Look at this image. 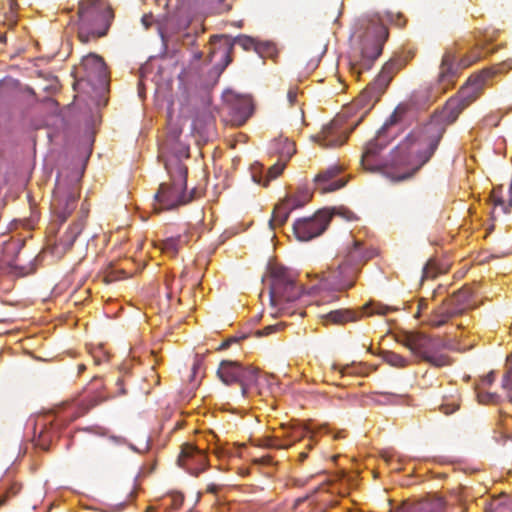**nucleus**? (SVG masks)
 <instances>
[{"label":"nucleus","instance_id":"obj_1","mask_svg":"<svg viewBox=\"0 0 512 512\" xmlns=\"http://www.w3.org/2000/svg\"><path fill=\"white\" fill-rule=\"evenodd\" d=\"M444 129L430 120L414 128L393 150L392 166H402V173L387 172L392 182L411 178L434 155Z\"/></svg>","mask_w":512,"mask_h":512},{"label":"nucleus","instance_id":"obj_2","mask_svg":"<svg viewBox=\"0 0 512 512\" xmlns=\"http://www.w3.org/2000/svg\"><path fill=\"white\" fill-rule=\"evenodd\" d=\"M386 23L403 27L406 19L401 13L386 12L384 16L374 15L362 19L356 27L354 36L360 45V57L351 63L352 73L360 76L364 71L372 68L374 62L381 55L383 46L389 37Z\"/></svg>","mask_w":512,"mask_h":512},{"label":"nucleus","instance_id":"obj_3","mask_svg":"<svg viewBox=\"0 0 512 512\" xmlns=\"http://www.w3.org/2000/svg\"><path fill=\"white\" fill-rule=\"evenodd\" d=\"M176 153L165 158L164 166L170 176V182L162 183L155 194V211L173 210L193 200L195 190L187 193L188 168L181 162V158H189L188 147L179 144Z\"/></svg>","mask_w":512,"mask_h":512},{"label":"nucleus","instance_id":"obj_4","mask_svg":"<svg viewBox=\"0 0 512 512\" xmlns=\"http://www.w3.org/2000/svg\"><path fill=\"white\" fill-rule=\"evenodd\" d=\"M263 292L267 291L269 303L273 308L284 309V304L298 300L304 288L297 282L296 274L270 257L261 277Z\"/></svg>","mask_w":512,"mask_h":512},{"label":"nucleus","instance_id":"obj_5","mask_svg":"<svg viewBox=\"0 0 512 512\" xmlns=\"http://www.w3.org/2000/svg\"><path fill=\"white\" fill-rule=\"evenodd\" d=\"M501 71L502 65H497L471 75L457 96L451 97L441 110L435 111L430 121L442 126L445 133L447 126L453 124L463 110L479 97L485 81Z\"/></svg>","mask_w":512,"mask_h":512},{"label":"nucleus","instance_id":"obj_6","mask_svg":"<svg viewBox=\"0 0 512 512\" xmlns=\"http://www.w3.org/2000/svg\"><path fill=\"white\" fill-rule=\"evenodd\" d=\"M113 20V9L105 0H80L75 23L79 41L87 44L106 36Z\"/></svg>","mask_w":512,"mask_h":512},{"label":"nucleus","instance_id":"obj_7","mask_svg":"<svg viewBox=\"0 0 512 512\" xmlns=\"http://www.w3.org/2000/svg\"><path fill=\"white\" fill-rule=\"evenodd\" d=\"M369 108L355 105L345 108L322 130L312 136V140L324 148L337 147L346 142L349 134L361 123L368 114Z\"/></svg>","mask_w":512,"mask_h":512},{"label":"nucleus","instance_id":"obj_8","mask_svg":"<svg viewBox=\"0 0 512 512\" xmlns=\"http://www.w3.org/2000/svg\"><path fill=\"white\" fill-rule=\"evenodd\" d=\"M399 342L408 348L418 360L424 361L435 368H443L452 364L451 357L442 352L450 344L440 336L408 332L403 335Z\"/></svg>","mask_w":512,"mask_h":512},{"label":"nucleus","instance_id":"obj_9","mask_svg":"<svg viewBox=\"0 0 512 512\" xmlns=\"http://www.w3.org/2000/svg\"><path fill=\"white\" fill-rule=\"evenodd\" d=\"M375 255L376 251L373 248L365 247L359 240H353L337 270L328 275H323L322 281L331 279V283L339 289L351 288L355 283L360 267Z\"/></svg>","mask_w":512,"mask_h":512},{"label":"nucleus","instance_id":"obj_10","mask_svg":"<svg viewBox=\"0 0 512 512\" xmlns=\"http://www.w3.org/2000/svg\"><path fill=\"white\" fill-rule=\"evenodd\" d=\"M25 247V239L19 235H0V270L17 276H24L32 273L35 268L32 260L34 253L26 255L21 251Z\"/></svg>","mask_w":512,"mask_h":512},{"label":"nucleus","instance_id":"obj_11","mask_svg":"<svg viewBox=\"0 0 512 512\" xmlns=\"http://www.w3.org/2000/svg\"><path fill=\"white\" fill-rule=\"evenodd\" d=\"M407 63L406 58L396 56L387 61L376 79L370 83L355 99V105L371 110L387 89L394 75Z\"/></svg>","mask_w":512,"mask_h":512},{"label":"nucleus","instance_id":"obj_12","mask_svg":"<svg viewBox=\"0 0 512 512\" xmlns=\"http://www.w3.org/2000/svg\"><path fill=\"white\" fill-rule=\"evenodd\" d=\"M471 292L468 288H462L445 299L429 316L427 322L433 327H440L449 319L461 315L472 308Z\"/></svg>","mask_w":512,"mask_h":512},{"label":"nucleus","instance_id":"obj_13","mask_svg":"<svg viewBox=\"0 0 512 512\" xmlns=\"http://www.w3.org/2000/svg\"><path fill=\"white\" fill-rule=\"evenodd\" d=\"M387 146V141L382 140V130H380L377 136L370 140L365 148L361 157V165L364 169L371 172H381L385 177L391 180L387 172L402 173V166H392L391 160L393 151L391 152L390 159L386 162L379 159L380 152Z\"/></svg>","mask_w":512,"mask_h":512},{"label":"nucleus","instance_id":"obj_14","mask_svg":"<svg viewBox=\"0 0 512 512\" xmlns=\"http://www.w3.org/2000/svg\"><path fill=\"white\" fill-rule=\"evenodd\" d=\"M464 49L461 41H456L452 47L445 50L437 75L438 90L446 92L452 88L459 76V72L462 69L459 62H456L458 54Z\"/></svg>","mask_w":512,"mask_h":512},{"label":"nucleus","instance_id":"obj_15","mask_svg":"<svg viewBox=\"0 0 512 512\" xmlns=\"http://www.w3.org/2000/svg\"><path fill=\"white\" fill-rule=\"evenodd\" d=\"M217 375L226 385L239 383L243 395L256 384V370L243 368L236 361L223 360L219 365Z\"/></svg>","mask_w":512,"mask_h":512},{"label":"nucleus","instance_id":"obj_16","mask_svg":"<svg viewBox=\"0 0 512 512\" xmlns=\"http://www.w3.org/2000/svg\"><path fill=\"white\" fill-rule=\"evenodd\" d=\"M332 220L328 209L318 210L312 217L301 218L293 224V232L299 241H309L320 236Z\"/></svg>","mask_w":512,"mask_h":512},{"label":"nucleus","instance_id":"obj_17","mask_svg":"<svg viewBox=\"0 0 512 512\" xmlns=\"http://www.w3.org/2000/svg\"><path fill=\"white\" fill-rule=\"evenodd\" d=\"M78 197L79 189L76 184L65 186L61 181L57 182L51 207L56 220L59 221L60 224L64 223L74 211Z\"/></svg>","mask_w":512,"mask_h":512},{"label":"nucleus","instance_id":"obj_18","mask_svg":"<svg viewBox=\"0 0 512 512\" xmlns=\"http://www.w3.org/2000/svg\"><path fill=\"white\" fill-rule=\"evenodd\" d=\"M394 310L393 308L383 305L381 303H368L364 305L361 310L353 309H338L330 311L322 316L324 324H337L343 325L348 322H355L359 320L363 314L366 315H386L388 312Z\"/></svg>","mask_w":512,"mask_h":512},{"label":"nucleus","instance_id":"obj_19","mask_svg":"<svg viewBox=\"0 0 512 512\" xmlns=\"http://www.w3.org/2000/svg\"><path fill=\"white\" fill-rule=\"evenodd\" d=\"M177 462L191 475L198 476L207 466V456L198 447L186 443L181 447Z\"/></svg>","mask_w":512,"mask_h":512},{"label":"nucleus","instance_id":"obj_20","mask_svg":"<svg viewBox=\"0 0 512 512\" xmlns=\"http://www.w3.org/2000/svg\"><path fill=\"white\" fill-rule=\"evenodd\" d=\"M254 110L252 96L235 94L229 100V114L233 125H243Z\"/></svg>","mask_w":512,"mask_h":512},{"label":"nucleus","instance_id":"obj_21","mask_svg":"<svg viewBox=\"0 0 512 512\" xmlns=\"http://www.w3.org/2000/svg\"><path fill=\"white\" fill-rule=\"evenodd\" d=\"M88 212L81 209L80 215L76 221H74L67 231L54 243V253L64 254L71 249L77 237L81 234Z\"/></svg>","mask_w":512,"mask_h":512},{"label":"nucleus","instance_id":"obj_22","mask_svg":"<svg viewBox=\"0 0 512 512\" xmlns=\"http://www.w3.org/2000/svg\"><path fill=\"white\" fill-rule=\"evenodd\" d=\"M341 169L338 166H332L319 172L315 178L314 182L316 185V189L320 191L321 194L327 192L336 191L346 185V181L343 179L334 178L340 173Z\"/></svg>","mask_w":512,"mask_h":512},{"label":"nucleus","instance_id":"obj_23","mask_svg":"<svg viewBox=\"0 0 512 512\" xmlns=\"http://www.w3.org/2000/svg\"><path fill=\"white\" fill-rule=\"evenodd\" d=\"M269 156H277L280 161H288L296 153V146L289 138L279 135L269 141L266 147Z\"/></svg>","mask_w":512,"mask_h":512},{"label":"nucleus","instance_id":"obj_24","mask_svg":"<svg viewBox=\"0 0 512 512\" xmlns=\"http://www.w3.org/2000/svg\"><path fill=\"white\" fill-rule=\"evenodd\" d=\"M81 65L87 77H95L100 83H105L107 67L102 57L96 54H89L83 58Z\"/></svg>","mask_w":512,"mask_h":512},{"label":"nucleus","instance_id":"obj_25","mask_svg":"<svg viewBox=\"0 0 512 512\" xmlns=\"http://www.w3.org/2000/svg\"><path fill=\"white\" fill-rule=\"evenodd\" d=\"M187 234H179L177 236L168 237L165 240L156 242L155 246L159 248L164 254L175 257L180 248L188 243Z\"/></svg>","mask_w":512,"mask_h":512},{"label":"nucleus","instance_id":"obj_26","mask_svg":"<svg viewBox=\"0 0 512 512\" xmlns=\"http://www.w3.org/2000/svg\"><path fill=\"white\" fill-rule=\"evenodd\" d=\"M288 161L277 160L263 175V165L258 162V185L268 187L270 182L277 179L285 170Z\"/></svg>","mask_w":512,"mask_h":512},{"label":"nucleus","instance_id":"obj_27","mask_svg":"<svg viewBox=\"0 0 512 512\" xmlns=\"http://www.w3.org/2000/svg\"><path fill=\"white\" fill-rule=\"evenodd\" d=\"M333 370L338 371L342 377L344 376H365L369 373V366L366 363L359 362L355 363L352 362L350 364L340 365V364H334L332 366Z\"/></svg>","mask_w":512,"mask_h":512},{"label":"nucleus","instance_id":"obj_28","mask_svg":"<svg viewBox=\"0 0 512 512\" xmlns=\"http://www.w3.org/2000/svg\"><path fill=\"white\" fill-rule=\"evenodd\" d=\"M460 396L457 389H452L449 393L442 396V403L439 405V411L445 415H451L460 408Z\"/></svg>","mask_w":512,"mask_h":512},{"label":"nucleus","instance_id":"obj_29","mask_svg":"<svg viewBox=\"0 0 512 512\" xmlns=\"http://www.w3.org/2000/svg\"><path fill=\"white\" fill-rule=\"evenodd\" d=\"M312 197V193L307 188H299L294 194L287 196L284 201L290 204L295 210L306 205Z\"/></svg>","mask_w":512,"mask_h":512},{"label":"nucleus","instance_id":"obj_30","mask_svg":"<svg viewBox=\"0 0 512 512\" xmlns=\"http://www.w3.org/2000/svg\"><path fill=\"white\" fill-rule=\"evenodd\" d=\"M280 49L277 44L270 40H258V56L263 59H271L273 62H277Z\"/></svg>","mask_w":512,"mask_h":512},{"label":"nucleus","instance_id":"obj_31","mask_svg":"<svg viewBox=\"0 0 512 512\" xmlns=\"http://www.w3.org/2000/svg\"><path fill=\"white\" fill-rule=\"evenodd\" d=\"M294 209L290 204H287L285 201H282L279 205H277L272 213V218L269 220V224L273 225L274 223L278 225H282L286 222L289 217V214Z\"/></svg>","mask_w":512,"mask_h":512},{"label":"nucleus","instance_id":"obj_32","mask_svg":"<svg viewBox=\"0 0 512 512\" xmlns=\"http://www.w3.org/2000/svg\"><path fill=\"white\" fill-rule=\"evenodd\" d=\"M380 356L385 363L395 368H405L410 363L407 358L389 350L382 351Z\"/></svg>","mask_w":512,"mask_h":512},{"label":"nucleus","instance_id":"obj_33","mask_svg":"<svg viewBox=\"0 0 512 512\" xmlns=\"http://www.w3.org/2000/svg\"><path fill=\"white\" fill-rule=\"evenodd\" d=\"M410 112H411V109L407 104H399L395 108L394 112L389 117V119L386 121V123L382 129H384L388 126H391V125L405 122Z\"/></svg>","mask_w":512,"mask_h":512},{"label":"nucleus","instance_id":"obj_34","mask_svg":"<svg viewBox=\"0 0 512 512\" xmlns=\"http://www.w3.org/2000/svg\"><path fill=\"white\" fill-rule=\"evenodd\" d=\"M483 57L482 51L478 45L472 47L465 55H463L459 60V65L461 68H468L472 64L476 63Z\"/></svg>","mask_w":512,"mask_h":512},{"label":"nucleus","instance_id":"obj_35","mask_svg":"<svg viewBox=\"0 0 512 512\" xmlns=\"http://www.w3.org/2000/svg\"><path fill=\"white\" fill-rule=\"evenodd\" d=\"M258 448L259 447H267V448H286L289 445H291V441H282L279 439L278 436L270 437V436H263L261 438H258L257 442Z\"/></svg>","mask_w":512,"mask_h":512},{"label":"nucleus","instance_id":"obj_36","mask_svg":"<svg viewBox=\"0 0 512 512\" xmlns=\"http://www.w3.org/2000/svg\"><path fill=\"white\" fill-rule=\"evenodd\" d=\"M231 50V47L227 44L219 45L218 47H214L213 51L211 52V58L219 57L222 61V67L221 70H224L228 64L231 62V57L229 55Z\"/></svg>","mask_w":512,"mask_h":512},{"label":"nucleus","instance_id":"obj_37","mask_svg":"<svg viewBox=\"0 0 512 512\" xmlns=\"http://www.w3.org/2000/svg\"><path fill=\"white\" fill-rule=\"evenodd\" d=\"M308 434H310V432L307 430L306 427L298 425V426H295L292 428L290 437L292 438L293 441H299L302 438L306 437ZM306 446L309 449L312 448V446H313V436L312 435H309L308 443L306 444Z\"/></svg>","mask_w":512,"mask_h":512},{"label":"nucleus","instance_id":"obj_38","mask_svg":"<svg viewBox=\"0 0 512 512\" xmlns=\"http://www.w3.org/2000/svg\"><path fill=\"white\" fill-rule=\"evenodd\" d=\"M441 272L442 270L439 268L437 262L434 259H430L423 267L422 280L433 279Z\"/></svg>","mask_w":512,"mask_h":512},{"label":"nucleus","instance_id":"obj_39","mask_svg":"<svg viewBox=\"0 0 512 512\" xmlns=\"http://www.w3.org/2000/svg\"><path fill=\"white\" fill-rule=\"evenodd\" d=\"M234 45L241 47L243 50H256V40L252 37L241 35L235 38Z\"/></svg>","mask_w":512,"mask_h":512},{"label":"nucleus","instance_id":"obj_40","mask_svg":"<svg viewBox=\"0 0 512 512\" xmlns=\"http://www.w3.org/2000/svg\"><path fill=\"white\" fill-rule=\"evenodd\" d=\"M491 196L493 198V202H494L495 206H500L503 209L504 213L510 212V210L512 209V193H509V199H508L507 203L502 197H500L498 195L497 189H494L492 191Z\"/></svg>","mask_w":512,"mask_h":512},{"label":"nucleus","instance_id":"obj_41","mask_svg":"<svg viewBox=\"0 0 512 512\" xmlns=\"http://www.w3.org/2000/svg\"><path fill=\"white\" fill-rule=\"evenodd\" d=\"M20 490H21V485L20 484H18V483L11 484L5 490V492L0 496V506L6 505L11 498H13L16 495H18Z\"/></svg>","mask_w":512,"mask_h":512},{"label":"nucleus","instance_id":"obj_42","mask_svg":"<svg viewBox=\"0 0 512 512\" xmlns=\"http://www.w3.org/2000/svg\"><path fill=\"white\" fill-rule=\"evenodd\" d=\"M328 210H329V212L332 213V217L340 216L347 221H355L358 219L357 215L353 211L349 210L348 208L342 207V206L338 207V208L328 209Z\"/></svg>","mask_w":512,"mask_h":512},{"label":"nucleus","instance_id":"obj_43","mask_svg":"<svg viewBox=\"0 0 512 512\" xmlns=\"http://www.w3.org/2000/svg\"><path fill=\"white\" fill-rule=\"evenodd\" d=\"M499 396L496 393H490V392H483L478 391L477 392V399L479 403L482 404H493L498 401Z\"/></svg>","mask_w":512,"mask_h":512},{"label":"nucleus","instance_id":"obj_44","mask_svg":"<svg viewBox=\"0 0 512 512\" xmlns=\"http://www.w3.org/2000/svg\"><path fill=\"white\" fill-rule=\"evenodd\" d=\"M170 505L166 508L167 512H173L178 510L184 502V496L180 493H174L170 496Z\"/></svg>","mask_w":512,"mask_h":512},{"label":"nucleus","instance_id":"obj_45","mask_svg":"<svg viewBox=\"0 0 512 512\" xmlns=\"http://www.w3.org/2000/svg\"><path fill=\"white\" fill-rule=\"evenodd\" d=\"M247 337H249V334H241L240 336L230 337V338L226 339L225 341H223L220 344V346L217 348V350H220V351L225 350L228 347H230V345L232 343L238 342L239 340H242V339H246Z\"/></svg>","mask_w":512,"mask_h":512},{"label":"nucleus","instance_id":"obj_46","mask_svg":"<svg viewBox=\"0 0 512 512\" xmlns=\"http://www.w3.org/2000/svg\"><path fill=\"white\" fill-rule=\"evenodd\" d=\"M302 93L298 91V88L292 87L287 92V100L291 106L298 103V98Z\"/></svg>","mask_w":512,"mask_h":512},{"label":"nucleus","instance_id":"obj_47","mask_svg":"<svg viewBox=\"0 0 512 512\" xmlns=\"http://www.w3.org/2000/svg\"><path fill=\"white\" fill-rule=\"evenodd\" d=\"M508 368L506 373L504 374L502 386L504 389H508L512 386V364H507Z\"/></svg>","mask_w":512,"mask_h":512},{"label":"nucleus","instance_id":"obj_48","mask_svg":"<svg viewBox=\"0 0 512 512\" xmlns=\"http://www.w3.org/2000/svg\"><path fill=\"white\" fill-rule=\"evenodd\" d=\"M102 452H104V450L101 448V447H98V446H94L91 448L90 450V453L91 455H88L85 460L87 462H95L97 460V457L99 456V454H101Z\"/></svg>","mask_w":512,"mask_h":512},{"label":"nucleus","instance_id":"obj_49","mask_svg":"<svg viewBox=\"0 0 512 512\" xmlns=\"http://www.w3.org/2000/svg\"><path fill=\"white\" fill-rule=\"evenodd\" d=\"M278 330V325H268L262 330H258V337L260 336H267L271 333H274Z\"/></svg>","mask_w":512,"mask_h":512},{"label":"nucleus","instance_id":"obj_50","mask_svg":"<svg viewBox=\"0 0 512 512\" xmlns=\"http://www.w3.org/2000/svg\"><path fill=\"white\" fill-rule=\"evenodd\" d=\"M500 424L502 425L505 433L509 434L510 429H512V417L505 416V418L501 420Z\"/></svg>","mask_w":512,"mask_h":512},{"label":"nucleus","instance_id":"obj_51","mask_svg":"<svg viewBox=\"0 0 512 512\" xmlns=\"http://www.w3.org/2000/svg\"><path fill=\"white\" fill-rule=\"evenodd\" d=\"M428 308V302L426 299H420L418 302V309L415 314V317H420L421 313Z\"/></svg>","mask_w":512,"mask_h":512},{"label":"nucleus","instance_id":"obj_52","mask_svg":"<svg viewBox=\"0 0 512 512\" xmlns=\"http://www.w3.org/2000/svg\"><path fill=\"white\" fill-rule=\"evenodd\" d=\"M272 462V456L270 454H263L258 456V465H268Z\"/></svg>","mask_w":512,"mask_h":512},{"label":"nucleus","instance_id":"obj_53","mask_svg":"<svg viewBox=\"0 0 512 512\" xmlns=\"http://www.w3.org/2000/svg\"><path fill=\"white\" fill-rule=\"evenodd\" d=\"M257 379H258V386L261 385L262 382H265L267 384V386L270 385V377H268L266 374H261L259 370H258ZM271 379H273V378L271 377Z\"/></svg>","mask_w":512,"mask_h":512},{"label":"nucleus","instance_id":"obj_54","mask_svg":"<svg viewBox=\"0 0 512 512\" xmlns=\"http://www.w3.org/2000/svg\"><path fill=\"white\" fill-rule=\"evenodd\" d=\"M201 364H202V360L197 357L193 364V367H192V371H193L194 375L196 374L197 370L200 368Z\"/></svg>","mask_w":512,"mask_h":512},{"label":"nucleus","instance_id":"obj_55","mask_svg":"<svg viewBox=\"0 0 512 512\" xmlns=\"http://www.w3.org/2000/svg\"><path fill=\"white\" fill-rule=\"evenodd\" d=\"M219 490V487L215 484H211L207 487V492L209 493H212V494H216Z\"/></svg>","mask_w":512,"mask_h":512},{"label":"nucleus","instance_id":"obj_56","mask_svg":"<svg viewBox=\"0 0 512 512\" xmlns=\"http://www.w3.org/2000/svg\"><path fill=\"white\" fill-rule=\"evenodd\" d=\"M307 458V452H300L299 453V461L303 462Z\"/></svg>","mask_w":512,"mask_h":512},{"label":"nucleus","instance_id":"obj_57","mask_svg":"<svg viewBox=\"0 0 512 512\" xmlns=\"http://www.w3.org/2000/svg\"><path fill=\"white\" fill-rule=\"evenodd\" d=\"M486 381L488 384H491L493 381H494V374L493 373H490L487 377H486Z\"/></svg>","mask_w":512,"mask_h":512},{"label":"nucleus","instance_id":"obj_58","mask_svg":"<svg viewBox=\"0 0 512 512\" xmlns=\"http://www.w3.org/2000/svg\"><path fill=\"white\" fill-rule=\"evenodd\" d=\"M242 449H246V444L245 443L240 445V451H239V456L240 457H244L245 456L244 452L242 451Z\"/></svg>","mask_w":512,"mask_h":512},{"label":"nucleus","instance_id":"obj_59","mask_svg":"<svg viewBox=\"0 0 512 512\" xmlns=\"http://www.w3.org/2000/svg\"><path fill=\"white\" fill-rule=\"evenodd\" d=\"M507 390V393H508V397L510 399V401L512 402V386H510Z\"/></svg>","mask_w":512,"mask_h":512},{"label":"nucleus","instance_id":"obj_60","mask_svg":"<svg viewBox=\"0 0 512 512\" xmlns=\"http://www.w3.org/2000/svg\"><path fill=\"white\" fill-rule=\"evenodd\" d=\"M507 364H512V351L511 354L507 357Z\"/></svg>","mask_w":512,"mask_h":512},{"label":"nucleus","instance_id":"obj_61","mask_svg":"<svg viewBox=\"0 0 512 512\" xmlns=\"http://www.w3.org/2000/svg\"><path fill=\"white\" fill-rule=\"evenodd\" d=\"M78 369H79V372H82L83 370H85V366L83 364H80L78 366Z\"/></svg>","mask_w":512,"mask_h":512},{"label":"nucleus","instance_id":"obj_62","mask_svg":"<svg viewBox=\"0 0 512 512\" xmlns=\"http://www.w3.org/2000/svg\"><path fill=\"white\" fill-rule=\"evenodd\" d=\"M154 510H155V509H154L153 507H148V508L146 509V512H154Z\"/></svg>","mask_w":512,"mask_h":512},{"label":"nucleus","instance_id":"obj_63","mask_svg":"<svg viewBox=\"0 0 512 512\" xmlns=\"http://www.w3.org/2000/svg\"><path fill=\"white\" fill-rule=\"evenodd\" d=\"M49 232H50V233L54 232V224H52V225L49 227Z\"/></svg>","mask_w":512,"mask_h":512},{"label":"nucleus","instance_id":"obj_64","mask_svg":"<svg viewBox=\"0 0 512 512\" xmlns=\"http://www.w3.org/2000/svg\"><path fill=\"white\" fill-rule=\"evenodd\" d=\"M343 437H344V435H342V434H340V433H339V434H337V435H335V438H336V439H338V438H343Z\"/></svg>","mask_w":512,"mask_h":512}]
</instances>
